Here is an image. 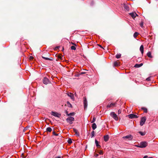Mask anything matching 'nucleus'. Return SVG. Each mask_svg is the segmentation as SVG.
I'll return each instance as SVG.
<instances>
[{
	"instance_id": "42",
	"label": "nucleus",
	"mask_w": 158,
	"mask_h": 158,
	"mask_svg": "<svg viewBox=\"0 0 158 158\" xmlns=\"http://www.w3.org/2000/svg\"><path fill=\"white\" fill-rule=\"evenodd\" d=\"M53 59V58L52 57H50V58H48V60H52Z\"/></svg>"
},
{
	"instance_id": "7",
	"label": "nucleus",
	"mask_w": 158,
	"mask_h": 158,
	"mask_svg": "<svg viewBox=\"0 0 158 158\" xmlns=\"http://www.w3.org/2000/svg\"><path fill=\"white\" fill-rule=\"evenodd\" d=\"M44 84L47 85L50 83L48 79L46 77H44L43 81Z\"/></svg>"
},
{
	"instance_id": "25",
	"label": "nucleus",
	"mask_w": 158,
	"mask_h": 158,
	"mask_svg": "<svg viewBox=\"0 0 158 158\" xmlns=\"http://www.w3.org/2000/svg\"><path fill=\"white\" fill-rule=\"evenodd\" d=\"M138 133L140 134L142 136L144 135L145 134V132H142L141 131H139Z\"/></svg>"
},
{
	"instance_id": "13",
	"label": "nucleus",
	"mask_w": 158,
	"mask_h": 158,
	"mask_svg": "<svg viewBox=\"0 0 158 158\" xmlns=\"http://www.w3.org/2000/svg\"><path fill=\"white\" fill-rule=\"evenodd\" d=\"M73 130L74 132L75 133V135L77 136H79L80 134L79 132L75 128H73Z\"/></svg>"
},
{
	"instance_id": "8",
	"label": "nucleus",
	"mask_w": 158,
	"mask_h": 158,
	"mask_svg": "<svg viewBox=\"0 0 158 158\" xmlns=\"http://www.w3.org/2000/svg\"><path fill=\"white\" fill-rule=\"evenodd\" d=\"M127 116L130 118H138V116L133 114H130L128 115Z\"/></svg>"
},
{
	"instance_id": "41",
	"label": "nucleus",
	"mask_w": 158,
	"mask_h": 158,
	"mask_svg": "<svg viewBox=\"0 0 158 158\" xmlns=\"http://www.w3.org/2000/svg\"><path fill=\"white\" fill-rule=\"evenodd\" d=\"M60 47V46H57L55 48V50H57V49H58Z\"/></svg>"
},
{
	"instance_id": "51",
	"label": "nucleus",
	"mask_w": 158,
	"mask_h": 158,
	"mask_svg": "<svg viewBox=\"0 0 158 158\" xmlns=\"http://www.w3.org/2000/svg\"><path fill=\"white\" fill-rule=\"evenodd\" d=\"M148 158H153V157H149Z\"/></svg>"
},
{
	"instance_id": "38",
	"label": "nucleus",
	"mask_w": 158,
	"mask_h": 158,
	"mask_svg": "<svg viewBox=\"0 0 158 158\" xmlns=\"http://www.w3.org/2000/svg\"><path fill=\"white\" fill-rule=\"evenodd\" d=\"M42 58L43 59H44L45 60H48V57H44L43 56H42Z\"/></svg>"
},
{
	"instance_id": "14",
	"label": "nucleus",
	"mask_w": 158,
	"mask_h": 158,
	"mask_svg": "<svg viewBox=\"0 0 158 158\" xmlns=\"http://www.w3.org/2000/svg\"><path fill=\"white\" fill-rule=\"evenodd\" d=\"M109 139V137L108 135H106L104 136V140L105 142L107 141Z\"/></svg>"
},
{
	"instance_id": "1",
	"label": "nucleus",
	"mask_w": 158,
	"mask_h": 158,
	"mask_svg": "<svg viewBox=\"0 0 158 158\" xmlns=\"http://www.w3.org/2000/svg\"><path fill=\"white\" fill-rule=\"evenodd\" d=\"M66 121L68 123L71 125L73 124V122L74 121V118L73 117L70 116L66 118Z\"/></svg>"
},
{
	"instance_id": "35",
	"label": "nucleus",
	"mask_w": 158,
	"mask_h": 158,
	"mask_svg": "<svg viewBox=\"0 0 158 158\" xmlns=\"http://www.w3.org/2000/svg\"><path fill=\"white\" fill-rule=\"evenodd\" d=\"M33 58H34V57L33 56H30L29 57V59L30 60H32L33 59Z\"/></svg>"
},
{
	"instance_id": "18",
	"label": "nucleus",
	"mask_w": 158,
	"mask_h": 158,
	"mask_svg": "<svg viewBox=\"0 0 158 158\" xmlns=\"http://www.w3.org/2000/svg\"><path fill=\"white\" fill-rule=\"evenodd\" d=\"M147 56L149 58H152V56L151 55V53L150 52H148L147 54Z\"/></svg>"
},
{
	"instance_id": "9",
	"label": "nucleus",
	"mask_w": 158,
	"mask_h": 158,
	"mask_svg": "<svg viewBox=\"0 0 158 158\" xmlns=\"http://www.w3.org/2000/svg\"><path fill=\"white\" fill-rule=\"evenodd\" d=\"M84 108H86L87 106V103L86 98L85 97H84Z\"/></svg>"
},
{
	"instance_id": "50",
	"label": "nucleus",
	"mask_w": 158,
	"mask_h": 158,
	"mask_svg": "<svg viewBox=\"0 0 158 158\" xmlns=\"http://www.w3.org/2000/svg\"><path fill=\"white\" fill-rule=\"evenodd\" d=\"M72 44H74V43H71Z\"/></svg>"
},
{
	"instance_id": "45",
	"label": "nucleus",
	"mask_w": 158,
	"mask_h": 158,
	"mask_svg": "<svg viewBox=\"0 0 158 158\" xmlns=\"http://www.w3.org/2000/svg\"><path fill=\"white\" fill-rule=\"evenodd\" d=\"M98 156V154H96L94 155V156L96 157H97Z\"/></svg>"
},
{
	"instance_id": "23",
	"label": "nucleus",
	"mask_w": 158,
	"mask_h": 158,
	"mask_svg": "<svg viewBox=\"0 0 158 158\" xmlns=\"http://www.w3.org/2000/svg\"><path fill=\"white\" fill-rule=\"evenodd\" d=\"M141 109L143 110L144 111V112L145 113H147L148 112L147 109L144 107H143L141 108Z\"/></svg>"
},
{
	"instance_id": "27",
	"label": "nucleus",
	"mask_w": 158,
	"mask_h": 158,
	"mask_svg": "<svg viewBox=\"0 0 158 158\" xmlns=\"http://www.w3.org/2000/svg\"><path fill=\"white\" fill-rule=\"evenodd\" d=\"M67 142H68V143L69 144H71L72 143V139L70 138L69 139H68V140L67 141Z\"/></svg>"
},
{
	"instance_id": "4",
	"label": "nucleus",
	"mask_w": 158,
	"mask_h": 158,
	"mask_svg": "<svg viewBox=\"0 0 158 158\" xmlns=\"http://www.w3.org/2000/svg\"><path fill=\"white\" fill-rule=\"evenodd\" d=\"M52 115H53L55 117L60 118L61 116V114L56 112L52 111L51 113Z\"/></svg>"
},
{
	"instance_id": "31",
	"label": "nucleus",
	"mask_w": 158,
	"mask_h": 158,
	"mask_svg": "<svg viewBox=\"0 0 158 158\" xmlns=\"http://www.w3.org/2000/svg\"><path fill=\"white\" fill-rule=\"evenodd\" d=\"M71 48L72 50H76V48L75 47V46H72L71 47Z\"/></svg>"
},
{
	"instance_id": "3",
	"label": "nucleus",
	"mask_w": 158,
	"mask_h": 158,
	"mask_svg": "<svg viewBox=\"0 0 158 158\" xmlns=\"http://www.w3.org/2000/svg\"><path fill=\"white\" fill-rule=\"evenodd\" d=\"M110 116L116 121H117L118 119V118L117 117V115L114 112H111L110 113Z\"/></svg>"
},
{
	"instance_id": "22",
	"label": "nucleus",
	"mask_w": 158,
	"mask_h": 158,
	"mask_svg": "<svg viewBox=\"0 0 158 158\" xmlns=\"http://www.w3.org/2000/svg\"><path fill=\"white\" fill-rule=\"evenodd\" d=\"M119 65V62L118 61H116L114 63V65L115 66H117Z\"/></svg>"
},
{
	"instance_id": "28",
	"label": "nucleus",
	"mask_w": 158,
	"mask_h": 158,
	"mask_svg": "<svg viewBox=\"0 0 158 158\" xmlns=\"http://www.w3.org/2000/svg\"><path fill=\"white\" fill-rule=\"evenodd\" d=\"M121 54H117L116 56V57L117 59H119V58H120V57H121Z\"/></svg>"
},
{
	"instance_id": "48",
	"label": "nucleus",
	"mask_w": 158,
	"mask_h": 158,
	"mask_svg": "<svg viewBox=\"0 0 158 158\" xmlns=\"http://www.w3.org/2000/svg\"><path fill=\"white\" fill-rule=\"evenodd\" d=\"M55 158H61L60 156H58L57 157H56Z\"/></svg>"
},
{
	"instance_id": "43",
	"label": "nucleus",
	"mask_w": 158,
	"mask_h": 158,
	"mask_svg": "<svg viewBox=\"0 0 158 158\" xmlns=\"http://www.w3.org/2000/svg\"><path fill=\"white\" fill-rule=\"evenodd\" d=\"M146 80H147L148 81H149L151 80L150 77H149L146 79Z\"/></svg>"
},
{
	"instance_id": "20",
	"label": "nucleus",
	"mask_w": 158,
	"mask_h": 158,
	"mask_svg": "<svg viewBox=\"0 0 158 158\" xmlns=\"http://www.w3.org/2000/svg\"><path fill=\"white\" fill-rule=\"evenodd\" d=\"M95 143L96 144V146L98 147H100L101 146L98 144V142L96 140H95Z\"/></svg>"
},
{
	"instance_id": "16",
	"label": "nucleus",
	"mask_w": 158,
	"mask_h": 158,
	"mask_svg": "<svg viewBox=\"0 0 158 158\" xmlns=\"http://www.w3.org/2000/svg\"><path fill=\"white\" fill-rule=\"evenodd\" d=\"M123 7L126 10H129V7L126 4H123Z\"/></svg>"
},
{
	"instance_id": "19",
	"label": "nucleus",
	"mask_w": 158,
	"mask_h": 158,
	"mask_svg": "<svg viewBox=\"0 0 158 158\" xmlns=\"http://www.w3.org/2000/svg\"><path fill=\"white\" fill-rule=\"evenodd\" d=\"M92 129L94 130L97 128V125L95 123H93L92 126Z\"/></svg>"
},
{
	"instance_id": "30",
	"label": "nucleus",
	"mask_w": 158,
	"mask_h": 158,
	"mask_svg": "<svg viewBox=\"0 0 158 158\" xmlns=\"http://www.w3.org/2000/svg\"><path fill=\"white\" fill-rule=\"evenodd\" d=\"M56 56L58 59H62V56L61 55H58Z\"/></svg>"
},
{
	"instance_id": "21",
	"label": "nucleus",
	"mask_w": 158,
	"mask_h": 158,
	"mask_svg": "<svg viewBox=\"0 0 158 158\" xmlns=\"http://www.w3.org/2000/svg\"><path fill=\"white\" fill-rule=\"evenodd\" d=\"M67 103L68 106L69 107L72 108V106L69 102L67 101Z\"/></svg>"
},
{
	"instance_id": "12",
	"label": "nucleus",
	"mask_w": 158,
	"mask_h": 158,
	"mask_svg": "<svg viewBox=\"0 0 158 158\" xmlns=\"http://www.w3.org/2000/svg\"><path fill=\"white\" fill-rule=\"evenodd\" d=\"M130 15H131L133 19H134L136 17V16H138V15L135 12H132L129 14Z\"/></svg>"
},
{
	"instance_id": "40",
	"label": "nucleus",
	"mask_w": 158,
	"mask_h": 158,
	"mask_svg": "<svg viewBox=\"0 0 158 158\" xmlns=\"http://www.w3.org/2000/svg\"><path fill=\"white\" fill-rule=\"evenodd\" d=\"M121 110H118V114H120L121 113Z\"/></svg>"
},
{
	"instance_id": "33",
	"label": "nucleus",
	"mask_w": 158,
	"mask_h": 158,
	"mask_svg": "<svg viewBox=\"0 0 158 158\" xmlns=\"http://www.w3.org/2000/svg\"><path fill=\"white\" fill-rule=\"evenodd\" d=\"M94 131H93L91 133V135H92V137H93V136H94Z\"/></svg>"
},
{
	"instance_id": "44",
	"label": "nucleus",
	"mask_w": 158,
	"mask_h": 158,
	"mask_svg": "<svg viewBox=\"0 0 158 158\" xmlns=\"http://www.w3.org/2000/svg\"><path fill=\"white\" fill-rule=\"evenodd\" d=\"M65 113L67 114V115H68V114H68V111L67 110L65 111Z\"/></svg>"
},
{
	"instance_id": "2",
	"label": "nucleus",
	"mask_w": 158,
	"mask_h": 158,
	"mask_svg": "<svg viewBox=\"0 0 158 158\" xmlns=\"http://www.w3.org/2000/svg\"><path fill=\"white\" fill-rule=\"evenodd\" d=\"M148 145V143L145 141L141 142L137 146L138 147L140 148H144Z\"/></svg>"
},
{
	"instance_id": "46",
	"label": "nucleus",
	"mask_w": 158,
	"mask_h": 158,
	"mask_svg": "<svg viewBox=\"0 0 158 158\" xmlns=\"http://www.w3.org/2000/svg\"><path fill=\"white\" fill-rule=\"evenodd\" d=\"M99 153L100 154H102V151H101L99 152Z\"/></svg>"
},
{
	"instance_id": "36",
	"label": "nucleus",
	"mask_w": 158,
	"mask_h": 158,
	"mask_svg": "<svg viewBox=\"0 0 158 158\" xmlns=\"http://www.w3.org/2000/svg\"><path fill=\"white\" fill-rule=\"evenodd\" d=\"M52 134L53 135H55L56 136L58 135V134H56L55 131H53Z\"/></svg>"
},
{
	"instance_id": "47",
	"label": "nucleus",
	"mask_w": 158,
	"mask_h": 158,
	"mask_svg": "<svg viewBox=\"0 0 158 158\" xmlns=\"http://www.w3.org/2000/svg\"><path fill=\"white\" fill-rule=\"evenodd\" d=\"M148 157V156H145L143 157V158H147Z\"/></svg>"
},
{
	"instance_id": "6",
	"label": "nucleus",
	"mask_w": 158,
	"mask_h": 158,
	"mask_svg": "<svg viewBox=\"0 0 158 158\" xmlns=\"http://www.w3.org/2000/svg\"><path fill=\"white\" fill-rule=\"evenodd\" d=\"M146 120V118L145 117H143L141 118V120L140 122V126H143L145 123Z\"/></svg>"
},
{
	"instance_id": "26",
	"label": "nucleus",
	"mask_w": 158,
	"mask_h": 158,
	"mask_svg": "<svg viewBox=\"0 0 158 158\" xmlns=\"http://www.w3.org/2000/svg\"><path fill=\"white\" fill-rule=\"evenodd\" d=\"M46 131H47L51 132L52 131V129L51 127H48L47 128Z\"/></svg>"
},
{
	"instance_id": "37",
	"label": "nucleus",
	"mask_w": 158,
	"mask_h": 158,
	"mask_svg": "<svg viewBox=\"0 0 158 158\" xmlns=\"http://www.w3.org/2000/svg\"><path fill=\"white\" fill-rule=\"evenodd\" d=\"M140 25L141 27L143 28V22H141L140 24Z\"/></svg>"
},
{
	"instance_id": "52",
	"label": "nucleus",
	"mask_w": 158,
	"mask_h": 158,
	"mask_svg": "<svg viewBox=\"0 0 158 158\" xmlns=\"http://www.w3.org/2000/svg\"><path fill=\"white\" fill-rule=\"evenodd\" d=\"M64 48L63 47V50H64Z\"/></svg>"
},
{
	"instance_id": "17",
	"label": "nucleus",
	"mask_w": 158,
	"mask_h": 158,
	"mask_svg": "<svg viewBox=\"0 0 158 158\" xmlns=\"http://www.w3.org/2000/svg\"><path fill=\"white\" fill-rule=\"evenodd\" d=\"M143 65V63H141L140 64H136L135 65L134 67L135 68H139Z\"/></svg>"
},
{
	"instance_id": "34",
	"label": "nucleus",
	"mask_w": 158,
	"mask_h": 158,
	"mask_svg": "<svg viewBox=\"0 0 158 158\" xmlns=\"http://www.w3.org/2000/svg\"><path fill=\"white\" fill-rule=\"evenodd\" d=\"M85 73V72H81L78 74V76H79L80 75H82L83 74Z\"/></svg>"
},
{
	"instance_id": "49",
	"label": "nucleus",
	"mask_w": 158,
	"mask_h": 158,
	"mask_svg": "<svg viewBox=\"0 0 158 158\" xmlns=\"http://www.w3.org/2000/svg\"><path fill=\"white\" fill-rule=\"evenodd\" d=\"M98 45L100 47H101V48H102V46H101V45H99V44H98Z\"/></svg>"
},
{
	"instance_id": "29",
	"label": "nucleus",
	"mask_w": 158,
	"mask_h": 158,
	"mask_svg": "<svg viewBox=\"0 0 158 158\" xmlns=\"http://www.w3.org/2000/svg\"><path fill=\"white\" fill-rule=\"evenodd\" d=\"M75 114V113L74 112L70 113L69 114H68V116H73Z\"/></svg>"
},
{
	"instance_id": "5",
	"label": "nucleus",
	"mask_w": 158,
	"mask_h": 158,
	"mask_svg": "<svg viewBox=\"0 0 158 158\" xmlns=\"http://www.w3.org/2000/svg\"><path fill=\"white\" fill-rule=\"evenodd\" d=\"M123 139L126 138L128 140H131L133 139V136L131 135H127L126 136L123 137Z\"/></svg>"
},
{
	"instance_id": "11",
	"label": "nucleus",
	"mask_w": 158,
	"mask_h": 158,
	"mask_svg": "<svg viewBox=\"0 0 158 158\" xmlns=\"http://www.w3.org/2000/svg\"><path fill=\"white\" fill-rule=\"evenodd\" d=\"M67 95L70 97L73 100H74V97L73 94L71 93H68L67 94Z\"/></svg>"
},
{
	"instance_id": "15",
	"label": "nucleus",
	"mask_w": 158,
	"mask_h": 158,
	"mask_svg": "<svg viewBox=\"0 0 158 158\" xmlns=\"http://www.w3.org/2000/svg\"><path fill=\"white\" fill-rule=\"evenodd\" d=\"M140 50L141 52L142 55H143L144 52V48L143 45H142L140 48Z\"/></svg>"
},
{
	"instance_id": "32",
	"label": "nucleus",
	"mask_w": 158,
	"mask_h": 158,
	"mask_svg": "<svg viewBox=\"0 0 158 158\" xmlns=\"http://www.w3.org/2000/svg\"><path fill=\"white\" fill-rule=\"evenodd\" d=\"M96 120V118L94 117L93 118V120L92 121H91V123H94Z\"/></svg>"
},
{
	"instance_id": "24",
	"label": "nucleus",
	"mask_w": 158,
	"mask_h": 158,
	"mask_svg": "<svg viewBox=\"0 0 158 158\" xmlns=\"http://www.w3.org/2000/svg\"><path fill=\"white\" fill-rule=\"evenodd\" d=\"M139 34V33H138L137 32H135L134 33V35H133L134 37L135 38H136Z\"/></svg>"
},
{
	"instance_id": "39",
	"label": "nucleus",
	"mask_w": 158,
	"mask_h": 158,
	"mask_svg": "<svg viewBox=\"0 0 158 158\" xmlns=\"http://www.w3.org/2000/svg\"><path fill=\"white\" fill-rule=\"evenodd\" d=\"M21 156L23 158H25L26 156H25L23 153H22L21 155Z\"/></svg>"
},
{
	"instance_id": "10",
	"label": "nucleus",
	"mask_w": 158,
	"mask_h": 158,
	"mask_svg": "<svg viewBox=\"0 0 158 158\" xmlns=\"http://www.w3.org/2000/svg\"><path fill=\"white\" fill-rule=\"evenodd\" d=\"M116 103H111L110 104L109 103L108 105L107 106V107H114L115 106V105H116Z\"/></svg>"
}]
</instances>
